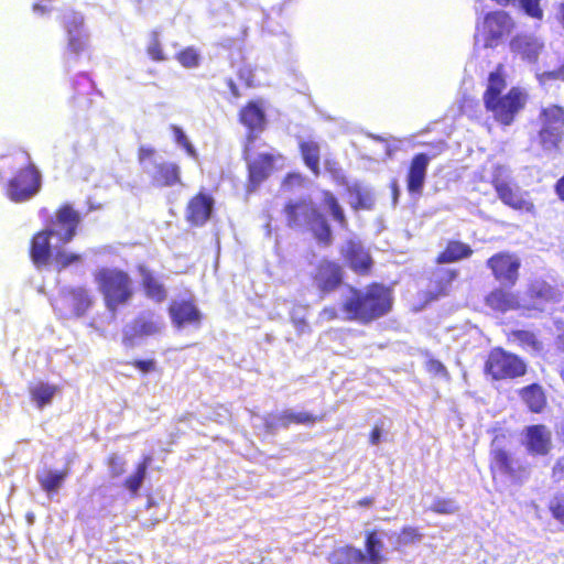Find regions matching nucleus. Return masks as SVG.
<instances>
[{
    "mask_svg": "<svg viewBox=\"0 0 564 564\" xmlns=\"http://www.w3.org/2000/svg\"><path fill=\"white\" fill-rule=\"evenodd\" d=\"M506 80L500 73H491L488 78V86L484 94L486 109L494 119L501 124L510 126L516 117L523 110L528 95L524 90L513 87L507 93Z\"/></svg>",
    "mask_w": 564,
    "mask_h": 564,
    "instance_id": "f257e3e1",
    "label": "nucleus"
},
{
    "mask_svg": "<svg viewBox=\"0 0 564 564\" xmlns=\"http://www.w3.org/2000/svg\"><path fill=\"white\" fill-rule=\"evenodd\" d=\"M350 294L343 304V312L347 319L368 323L391 310V292L383 285L373 284L365 291L351 289Z\"/></svg>",
    "mask_w": 564,
    "mask_h": 564,
    "instance_id": "f03ea898",
    "label": "nucleus"
},
{
    "mask_svg": "<svg viewBox=\"0 0 564 564\" xmlns=\"http://www.w3.org/2000/svg\"><path fill=\"white\" fill-rule=\"evenodd\" d=\"M78 224V215L69 206L62 207L52 223L48 231H42L34 236L31 247V256L35 264H46L54 256L57 247L50 243V237H57L62 243H67L75 235Z\"/></svg>",
    "mask_w": 564,
    "mask_h": 564,
    "instance_id": "7ed1b4c3",
    "label": "nucleus"
},
{
    "mask_svg": "<svg viewBox=\"0 0 564 564\" xmlns=\"http://www.w3.org/2000/svg\"><path fill=\"white\" fill-rule=\"evenodd\" d=\"M94 280L104 296L107 308L112 312L132 299L133 282L123 270L100 268L95 272Z\"/></svg>",
    "mask_w": 564,
    "mask_h": 564,
    "instance_id": "20e7f679",
    "label": "nucleus"
},
{
    "mask_svg": "<svg viewBox=\"0 0 564 564\" xmlns=\"http://www.w3.org/2000/svg\"><path fill=\"white\" fill-rule=\"evenodd\" d=\"M285 212L290 226H306L319 242L325 245L330 242L332 234L328 225L310 203L290 204L286 206Z\"/></svg>",
    "mask_w": 564,
    "mask_h": 564,
    "instance_id": "39448f33",
    "label": "nucleus"
},
{
    "mask_svg": "<svg viewBox=\"0 0 564 564\" xmlns=\"http://www.w3.org/2000/svg\"><path fill=\"white\" fill-rule=\"evenodd\" d=\"M139 162L156 186H172L180 181L178 165L163 161L152 148H140Z\"/></svg>",
    "mask_w": 564,
    "mask_h": 564,
    "instance_id": "423d86ee",
    "label": "nucleus"
},
{
    "mask_svg": "<svg viewBox=\"0 0 564 564\" xmlns=\"http://www.w3.org/2000/svg\"><path fill=\"white\" fill-rule=\"evenodd\" d=\"M511 18L505 11H495L477 22L475 41L484 47L497 46L512 30Z\"/></svg>",
    "mask_w": 564,
    "mask_h": 564,
    "instance_id": "0eeeda50",
    "label": "nucleus"
},
{
    "mask_svg": "<svg viewBox=\"0 0 564 564\" xmlns=\"http://www.w3.org/2000/svg\"><path fill=\"white\" fill-rule=\"evenodd\" d=\"M539 143L545 151L556 150L564 137V108L551 105L541 110Z\"/></svg>",
    "mask_w": 564,
    "mask_h": 564,
    "instance_id": "6e6552de",
    "label": "nucleus"
},
{
    "mask_svg": "<svg viewBox=\"0 0 564 564\" xmlns=\"http://www.w3.org/2000/svg\"><path fill=\"white\" fill-rule=\"evenodd\" d=\"M509 171L505 166H498L495 170L492 184L498 194V197L508 206L513 209L522 212H532L533 204L525 197V195L509 183Z\"/></svg>",
    "mask_w": 564,
    "mask_h": 564,
    "instance_id": "1a4fd4ad",
    "label": "nucleus"
},
{
    "mask_svg": "<svg viewBox=\"0 0 564 564\" xmlns=\"http://www.w3.org/2000/svg\"><path fill=\"white\" fill-rule=\"evenodd\" d=\"M41 187V175L39 171L29 163L26 167L9 182L7 196L15 203H21L33 197Z\"/></svg>",
    "mask_w": 564,
    "mask_h": 564,
    "instance_id": "9d476101",
    "label": "nucleus"
},
{
    "mask_svg": "<svg viewBox=\"0 0 564 564\" xmlns=\"http://www.w3.org/2000/svg\"><path fill=\"white\" fill-rule=\"evenodd\" d=\"M486 371L497 380L514 378L524 375L525 365L516 355L496 348L488 356Z\"/></svg>",
    "mask_w": 564,
    "mask_h": 564,
    "instance_id": "9b49d317",
    "label": "nucleus"
},
{
    "mask_svg": "<svg viewBox=\"0 0 564 564\" xmlns=\"http://www.w3.org/2000/svg\"><path fill=\"white\" fill-rule=\"evenodd\" d=\"M163 327L164 322L161 316L152 312L142 313L124 326L122 343L127 347H133L141 338L160 334Z\"/></svg>",
    "mask_w": 564,
    "mask_h": 564,
    "instance_id": "f8f14e48",
    "label": "nucleus"
},
{
    "mask_svg": "<svg viewBox=\"0 0 564 564\" xmlns=\"http://www.w3.org/2000/svg\"><path fill=\"white\" fill-rule=\"evenodd\" d=\"M246 152V159L249 165L250 184L253 187L258 186L263 180H265L273 170L282 169L284 166V159L279 153L261 152L257 158L252 159L248 149Z\"/></svg>",
    "mask_w": 564,
    "mask_h": 564,
    "instance_id": "ddd939ff",
    "label": "nucleus"
},
{
    "mask_svg": "<svg viewBox=\"0 0 564 564\" xmlns=\"http://www.w3.org/2000/svg\"><path fill=\"white\" fill-rule=\"evenodd\" d=\"M64 29L67 36V52L78 55L88 43V35L84 28V18L77 12L64 15Z\"/></svg>",
    "mask_w": 564,
    "mask_h": 564,
    "instance_id": "4468645a",
    "label": "nucleus"
},
{
    "mask_svg": "<svg viewBox=\"0 0 564 564\" xmlns=\"http://www.w3.org/2000/svg\"><path fill=\"white\" fill-rule=\"evenodd\" d=\"M495 278L505 284L513 285L518 280L519 259L509 253H498L488 260Z\"/></svg>",
    "mask_w": 564,
    "mask_h": 564,
    "instance_id": "2eb2a0df",
    "label": "nucleus"
},
{
    "mask_svg": "<svg viewBox=\"0 0 564 564\" xmlns=\"http://www.w3.org/2000/svg\"><path fill=\"white\" fill-rule=\"evenodd\" d=\"M341 254L349 267L357 273H366L372 264L369 252L360 241L350 239L341 247Z\"/></svg>",
    "mask_w": 564,
    "mask_h": 564,
    "instance_id": "dca6fc26",
    "label": "nucleus"
},
{
    "mask_svg": "<svg viewBox=\"0 0 564 564\" xmlns=\"http://www.w3.org/2000/svg\"><path fill=\"white\" fill-rule=\"evenodd\" d=\"M69 306V314L82 316L91 305L89 292L83 288L72 289L54 305L56 310L63 311L64 306ZM65 315L68 312H64Z\"/></svg>",
    "mask_w": 564,
    "mask_h": 564,
    "instance_id": "f3484780",
    "label": "nucleus"
},
{
    "mask_svg": "<svg viewBox=\"0 0 564 564\" xmlns=\"http://www.w3.org/2000/svg\"><path fill=\"white\" fill-rule=\"evenodd\" d=\"M170 315L173 324L178 328L189 325L197 326L200 322L198 310L187 301H174L170 306Z\"/></svg>",
    "mask_w": 564,
    "mask_h": 564,
    "instance_id": "a211bd4d",
    "label": "nucleus"
},
{
    "mask_svg": "<svg viewBox=\"0 0 564 564\" xmlns=\"http://www.w3.org/2000/svg\"><path fill=\"white\" fill-rule=\"evenodd\" d=\"M341 281V269L328 261H323L317 269L314 276V282L317 288L323 292L334 290Z\"/></svg>",
    "mask_w": 564,
    "mask_h": 564,
    "instance_id": "6ab92c4d",
    "label": "nucleus"
},
{
    "mask_svg": "<svg viewBox=\"0 0 564 564\" xmlns=\"http://www.w3.org/2000/svg\"><path fill=\"white\" fill-rule=\"evenodd\" d=\"M529 294L532 303L523 301V308L542 310V305L546 302L556 301L558 292L544 281H534L529 288Z\"/></svg>",
    "mask_w": 564,
    "mask_h": 564,
    "instance_id": "aec40b11",
    "label": "nucleus"
},
{
    "mask_svg": "<svg viewBox=\"0 0 564 564\" xmlns=\"http://www.w3.org/2000/svg\"><path fill=\"white\" fill-rule=\"evenodd\" d=\"M430 159L426 154H417L413 158L408 175V191L410 193H421Z\"/></svg>",
    "mask_w": 564,
    "mask_h": 564,
    "instance_id": "412c9836",
    "label": "nucleus"
},
{
    "mask_svg": "<svg viewBox=\"0 0 564 564\" xmlns=\"http://www.w3.org/2000/svg\"><path fill=\"white\" fill-rule=\"evenodd\" d=\"M513 459L501 447V441L496 437L491 445V463L490 468L492 474L500 473L502 475L514 476Z\"/></svg>",
    "mask_w": 564,
    "mask_h": 564,
    "instance_id": "4be33fe9",
    "label": "nucleus"
},
{
    "mask_svg": "<svg viewBox=\"0 0 564 564\" xmlns=\"http://www.w3.org/2000/svg\"><path fill=\"white\" fill-rule=\"evenodd\" d=\"M528 449L535 454H546L551 447V432L544 425L527 429Z\"/></svg>",
    "mask_w": 564,
    "mask_h": 564,
    "instance_id": "5701e85b",
    "label": "nucleus"
},
{
    "mask_svg": "<svg viewBox=\"0 0 564 564\" xmlns=\"http://www.w3.org/2000/svg\"><path fill=\"white\" fill-rule=\"evenodd\" d=\"M316 421L315 416L307 412L285 411L279 415L270 416L265 420L268 431H273L276 427H288L291 423L296 424H312Z\"/></svg>",
    "mask_w": 564,
    "mask_h": 564,
    "instance_id": "b1692460",
    "label": "nucleus"
},
{
    "mask_svg": "<svg viewBox=\"0 0 564 564\" xmlns=\"http://www.w3.org/2000/svg\"><path fill=\"white\" fill-rule=\"evenodd\" d=\"M542 47V42L531 35H519L511 41V50L530 62L535 61Z\"/></svg>",
    "mask_w": 564,
    "mask_h": 564,
    "instance_id": "393cba45",
    "label": "nucleus"
},
{
    "mask_svg": "<svg viewBox=\"0 0 564 564\" xmlns=\"http://www.w3.org/2000/svg\"><path fill=\"white\" fill-rule=\"evenodd\" d=\"M213 200L210 197L199 194L187 206V219L194 225H203L209 217Z\"/></svg>",
    "mask_w": 564,
    "mask_h": 564,
    "instance_id": "a878e982",
    "label": "nucleus"
},
{
    "mask_svg": "<svg viewBox=\"0 0 564 564\" xmlns=\"http://www.w3.org/2000/svg\"><path fill=\"white\" fill-rule=\"evenodd\" d=\"M487 304L500 312L523 308V301L521 302L518 295L501 289L492 291L487 296Z\"/></svg>",
    "mask_w": 564,
    "mask_h": 564,
    "instance_id": "bb28decb",
    "label": "nucleus"
},
{
    "mask_svg": "<svg viewBox=\"0 0 564 564\" xmlns=\"http://www.w3.org/2000/svg\"><path fill=\"white\" fill-rule=\"evenodd\" d=\"M240 120L251 130L262 129L264 126V112L262 106L258 102L248 104L240 111Z\"/></svg>",
    "mask_w": 564,
    "mask_h": 564,
    "instance_id": "cd10ccee",
    "label": "nucleus"
},
{
    "mask_svg": "<svg viewBox=\"0 0 564 564\" xmlns=\"http://www.w3.org/2000/svg\"><path fill=\"white\" fill-rule=\"evenodd\" d=\"M139 272L147 296L155 302H162L166 297L163 285L144 267H140Z\"/></svg>",
    "mask_w": 564,
    "mask_h": 564,
    "instance_id": "c85d7f7f",
    "label": "nucleus"
},
{
    "mask_svg": "<svg viewBox=\"0 0 564 564\" xmlns=\"http://www.w3.org/2000/svg\"><path fill=\"white\" fill-rule=\"evenodd\" d=\"M383 551V542L375 532L369 533L366 541V554L364 562L366 564H382L387 560Z\"/></svg>",
    "mask_w": 564,
    "mask_h": 564,
    "instance_id": "c756f323",
    "label": "nucleus"
},
{
    "mask_svg": "<svg viewBox=\"0 0 564 564\" xmlns=\"http://www.w3.org/2000/svg\"><path fill=\"white\" fill-rule=\"evenodd\" d=\"M365 560V554L351 546H341L334 550L329 555L332 564H360Z\"/></svg>",
    "mask_w": 564,
    "mask_h": 564,
    "instance_id": "7c9ffc66",
    "label": "nucleus"
},
{
    "mask_svg": "<svg viewBox=\"0 0 564 564\" xmlns=\"http://www.w3.org/2000/svg\"><path fill=\"white\" fill-rule=\"evenodd\" d=\"M56 392L57 387L44 382L36 383L30 388L31 399L39 409L50 404Z\"/></svg>",
    "mask_w": 564,
    "mask_h": 564,
    "instance_id": "2f4dec72",
    "label": "nucleus"
},
{
    "mask_svg": "<svg viewBox=\"0 0 564 564\" xmlns=\"http://www.w3.org/2000/svg\"><path fill=\"white\" fill-rule=\"evenodd\" d=\"M521 397L532 412H541L545 405V395L541 387L529 386L521 391Z\"/></svg>",
    "mask_w": 564,
    "mask_h": 564,
    "instance_id": "473e14b6",
    "label": "nucleus"
},
{
    "mask_svg": "<svg viewBox=\"0 0 564 564\" xmlns=\"http://www.w3.org/2000/svg\"><path fill=\"white\" fill-rule=\"evenodd\" d=\"M349 204L355 209L370 208L373 204V196L368 188L355 184L349 187Z\"/></svg>",
    "mask_w": 564,
    "mask_h": 564,
    "instance_id": "72a5a7b5",
    "label": "nucleus"
},
{
    "mask_svg": "<svg viewBox=\"0 0 564 564\" xmlns=\"http://www.w3.org/2000/svg\"><path fill=\"white\" fill-rule=\"evenodd\" d=\"M471 249L462 242L453 241L449 242L445 251L438 256V262L447 263L467 258L471 254Z\"/></svg>",
    "mask_w": 564,
    "mask_h": 564,
    "instance_id": "f704fd0d",
    "label": "nucleus"
},
{
    "mask_svg": "<svg viewBox=\"0 0 564 564\" xmlns=\"http://www.w3.org/2000/svg\"><path fill=\"white\" fill-rule=\"evenodd\" d=\"M301 152L307 167L315 174L319 170V147L314 141H304L300 144Z\"/></svg>",
    "mask_w": 564,
    "mask_h": 564,
    "instance_id": "c9c22d12",
    "label": "nucleus"
},
{
    "mask_svg": "<svg viewBox=\"0 0 564 564\" xmlns=\"http://www.w3.org/2000/svg\"><path fill=\"white\" fill-rule=\"evenodd\" d=\"M66 476V471L48 470L41 475L39 480L42 488L50 494L57 491L62 487Z\"/></svg>",
    "mask_w": 564,
    "mask_h": 564,
    "instance_id": "e433bc0d",
    "label": "nucleus"
},
{
    "mask_svg": "<svg viewBox=\"0 0 564 564\" xmlns=\"http://www.w3.org/2000/svg\"><path fill=\"white\" fill-rule=\"evenodd\" d=\"M171 130L173 132V138H174L175 143L180 148L184 149L185 152L187 153V155L197 160V158H198L197 151L194 148V145L192 144V142L189 141L186 133L183 131V129L177 126H172Z\"/></svg>",
    "mask_w": 564,
    "mask_h": 564,
    "instance_id": "4c0bfd02",
    "label": "nucleus"
},
{
    "mask_svg": "<svg viewBox=\"0 0 564 564\" xmlns=\"http://www.w3.org/2000/svg\"><path fill=\"white\" fill-rule=\"evenodd\" d=\"M150 463V457H145L144 460L139 464L135 473L131 475L126 480V487L132 492L135 494L141 487L143 479L145 477L147 468Z\"/></svg>",
    "mask_w": 564,
    "mask_h": 564,
    "instance_id": "58836bf2",
    "label": "nucleus"
},
{
    "mask_svg": "<svg viewBox=\"0 0 564 564\" xmlns=\"http://www.w3.org/2000/svg\"><path fill=\"white\" fill-rule=\"evenodd\" d=\"M176 59L182 66L186 68H194L199 64V54L195 48L187 47L176 55Z\"/></svg>",
    "mask_w": 564,
    "mask_h": 564,
    "instance_id": "ea45409f",
    "label": "nucleus"
},
{
    "mask_svg": "<svg viewBox=\"0 0 564 564\" xmlns=\"http://www.w3.org/2000/svg\"><path fill=\"white\" fill-rule=\"evenodd\" d=\"M518 7L533 19L541 20L543 18V10L540 7V0H513Z\"/></svg>",
    "mask_w": 564,
    "mask_h": 564,
    "instance_id": "a19ab883",
    "label": "nucleus"
},
{
    "mask_svg": "<svg viewBox=\"0 0 564 564\" xmlns=\"http://www.w3.org/2000/svg\"><path fill=\"white\" fill-rule=\"evenodd\" d=\"M324 204L325 207L330 212L333 218L343 225L345 223L343 209L337 204L336 198L328 192L324 193Z\"/></svg>",
    "mask_w": 564,
    "mask_h": 564,
    "instance_id": "79ce46f5",
    "label": "nucleus"
},
{
    "mask_svg": "<svg viewBox=\"0 0 564 564\" xmlns=\"http://www.w3.org/2000/svg\"><path fill=\"white\" fill-rule=\"evenodd\" d=\"M53 260L59 268H66L67 265L80 260L79 254L67 252L65 249H56Z\"/></svg>",
    "mask_w": 564,
    "mask_h": 564,
    "instance_id": "37998d69",
    "label": "nucleus"
},
{
    "mask_svg": "<svg viewBox=\"0 0 564 564\" xmlns=\"http://www.w3.org/2000/svg\"><path fill=\"white\" fill-rule=\"evenodd\" d=\"M431 509L436 513L453 514L458 511V506L452 499H436Z\"/></svg>",
    "mask_w": 564,
    "mask_h": 564,
    "instance_id": "c03bdc74",
    "label": "nucleus"
},
{
    "mask_svg": "<svg viewBox=\"0 0 564 564\" xmlns=\"http://www.w3.org/2000/svg\"><path fill=\"white\" fill-rule=\"evenodd\" d=\"M422 534L416 528L405 527L398 536L399 545H408L421 541Z\"/></svg>",
    "mask_w": 564,
    "mask_h": 564,
    "instance_id": "a18cd8bd",
    "label": "nucleus"
},
{
    "mask_svg": "<svg viewBox=\"0 0 564 564\" xmlns=\"http://www.w3.org/2000/svg\"><path fill=\"white\" fill-rule=\"evenodd\" d=\"M306 308L302 306L294 307L291 313L292 322L299 333H304L307 328L305 321Z\"/></svg>",
    "mask_w": 564,
    "mask_h": 564,
    "instance_id": "49530a36",
    "label": "nucleus"
},
{
    "mask_svg": "<svg viewBox=\"0 0 564 564\" xmlns=\"http://www.w3.org/2000/svg\"><path fill=\"white\" fill-rule=\"evenodd\" d=\"M147 51H148L149 56L153 61L161 62V61L166 59L156 35H153V37L151 39Z\"/></svg>",
    "mask_w": 564,
    "mask_h": 564,
    "instance_id": "de8ad7c7",
    "label": "nucleus"
},
{
    "mask_svg": "<svg viewBox=\"0 0 564 564\" xmlns=\"http://www.w3.org/2000/svg\"><path fill=\"white\" fill-rule=\"evenodd\" d=\"M514 337L517 340H519L523 346L531 347L533 349H538V341L534 336V334L527 332V330H520L514 334Z\"/></svg>",
    "mask_w": 564,
    "mask_h": 564,
    "instance_id": "09e8293b",
    "label": "nucleus"
},
{
    "mask_svg": "<svg viewBox=\"0 0 564 564\" xmlns=\"http://www.w3.org/2000/svg\"><path fill=\"white\" fill-rule=\"evenodd\" d=\"M550 509L553 517L564 524V495L551 501Z\"/></svg>",
    "mask_w": 564,
    "mask_h": 564,
    "instance_id": "8fccbe9b",
    "label": "nucleus"
},
{
    "mask_svg": "<svg viewBox=\"0 0 564 564\" xmlns=\"http://www.w3.org/2000/svg\"><path fill=\"white\" fill-rule=\"evenodd\" d=\"M126 463L119 456H111L109 459V468L112 476H120L124 471Z\"/></svg>",
    "mask_w": 564,
    "mask_h": 564,
    "instance_id": "3c124183",
    "label": "nucleus"
},
{
    "mask_svg": "<svg viewBox=\"0 0 564 564\" xmlns=\"http://www.w3.org/2000/svg\"><path fill=\"white\" fill-rule=\"evenodd\" d=\"M538 79L540 80L541 84H546L550 80H556V79L564 80V66L557 70L544 72V73L538 74Z\"/></svg>",
    "mask_w": 564,
    "mask_h": 564,
    "instance_id": "603ef678",
    "label": "nucleus"
},
{
    "mask_svg": "<svg viewBox=\"0 0 564 564\" xmlns=\"http://www.w3.org/2000/svg\"><path fill=\"white\" fill-rule=\"evenodd\" d=\"M426 368H427L429 372L437 375V376L446 377V375H447L445 367L438 360H434V359L429 360L426 362Z\"/></svg>",
    "mask_w": 564,
    "mask_h": 564,
    "instance_id": "864d4df0",
    "label": "nucleus"
},
{
    "mask_svg": "<svg viewBox=\"0 0 564 564\" xmlns=\"http://www.w3.org/2000/svg\"><path fill=\"white\" fill-rule=\"evenodd\" d=\"M134 367L138 368L143 373H149L155 370V361L154 360H137L134 361Z\"/></svg>",
    "mask_w": 564,
    "mask_h": 564,
    "instance_id": "5fc2aeb1",
    "label": "nucleus"
},
{
    "mask_svg": "<svg viewBox=\"0 0 564 564\" xmlns=\"http://www.w3.org/2000/svg\"><path fill=\"white\" fill-rule=\"evenodd\" d=\"M337 317V311L334 307H326L319 314L322 322H328Z\"/></svg>",
    "mask_w": 564,
    "mask_h": 564,
    "instance_id": "6e6d98bb",
    "label": "nucleus"
},
{
    "mask_svg": "<svg viewBox=\"0 0 564 564\" xmlns=\"http://www.w3.org/2000/svg\"><path fill=\"white\" fill-rule=\"evenodd\" d=\"M381 440H382V427L380 425L376 424L370 434V443L372 445H378V444H380Z\"/></svg>",
    "mask_w": 564,
    "mask_h": 564,
    "instance_id": "4d7b16f0",
    "label": "nucleus"
},
{
    "mask_svg": "<svg viewBox=\"0 0 564 564\" xmlns=\"http://www.w3.org/2000/svg\"><path fill=\"white\" fill-rule=\"evenodd\" d=\"M302 183V176L300 174H290L284 183L283 186L291 187L293 185H300Z\"/></svg>",
    "mask_w": 564,
    "mask_h": 564,
    "instance_id": "13d9d810",
    "label": "nucleus"
},
{
    "mask_svg": "<svg viewBox=\"0 0 564 564\" xmlns=\"http://www.w3.org/2000/svg\"><path fill=\"white\" fill-rule=\"evenodd\" d=\"M555 189L558 197L564 200V176L557 181Z\"/></svg>",
    "mask_w": 564,
    "mask_h": 564,
    "instance_id": "bf43d9fd",
    "label": "nucleus"
},
{
    "mask_svg": "<svg viewBox=\"0 0 564 564\" xmlns=\"http://www.w3.org/2000/svg\"><path fill=\"white\" fill-rule=\"evenodd\" d=\"M442 279L446 280L447 283L452 282L455 279V273L452 271H442Z\"/></svg>",
    "mask_w": 564,
    "mask_h": 564,
    "instance_id": "052dcab7",
    "label": "nucleus"
},
{
    "mask_svg": "<svg viewBox=\"0 0 564 564\" xmlns=\"http://www.w3.org/2000/svg\"><path fill=\"white\" fill-rule=\"evenodd\" d=\"M558 19H560L562 26L564 28V4H561V7L558 9Z\"/></svg>",
    "mask_w": 564,
    "mask_h": 564,
    "instance_id": "680f3d73",
    "label": "nucleus"
},
{
    "mask_svg": "<svg viewBox=\"0 0 564 564\" xmlns=\"http://www.w3.org/2000/svg\"><path fill=\"white\" fill-rule=\"evenodd\" d=\"M392 189H393V199H394V203H395L397 199H398V195H399V188H398L397 182H393Z\"/></svg>",
    "mask_w": 564,
    "mask_h": 564,
    "instance_id": "e2e57ef3",
    "label": "nucleus"
},
{
    "mask_svg": "<svg viewBox=\"0 0 564 564\" xmlns=\"http://www.w3.org/2000/svg\"><path fill=\"white\" fill-rule=\"evenodd\" d=\"M359 503H360V505L368 506V505H370V503H371V501L367 499V500L360 501Z\"/></svg>",
    "mask_w": 564,
    "mask_h": 564,
    "instance_id": "0e129e2a",
    "label": "nucleus"
},
{
    "mask_svg": "<svg viewBox=\"0 0 564 564\" xmlns=\"http://www.w3.org/2000/svg\"><path fill=\"white\" fill-rule=\"evenodd\" d=\"M21 158L24 160V161H29V156L26 154H22Z\"/></svg>",
    "mask_w": 564,
    "mask_h": 564,
    "instance_id": "69168bd1",
    "label": "nucleus"
},
{
    "mask_svg": "<svg viewBox=\"0 0 564 564\" xmlns=\"http://www.w3.org/2000/svg\"><path fill=\"white\" fill-rule=\"evenodd\" d=\"M562 377H563V379H564V372L562 373Z\"/></svg>",
    "mask_w": 564,
    "mask_h": 564,
    "instance_id": "338daca9",
    "label": "nucleus"
}]
</instances>
